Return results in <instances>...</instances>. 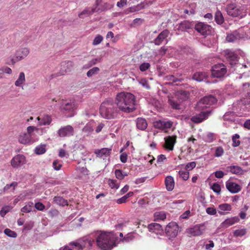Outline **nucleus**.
Masks as SVG:
<instances>
[{
    "mask_svg": "<svg viewBox=\"0 0 250 250\" xmlns=\"http://www.w3.org/2000/svg\"><path fill=\"white\" fill-rule=\"evenodd\" d=\"M114 104L120 111L129 113L135 109V97L130 92H118L115 97Z\"/></svg>",
    "mask_w": 250,
    "mask_h": 250,
    "instance_id": "f257e3e1",
    "label": "nucleus"
},
{
    "mask_svg": "<svg viewBox=\"0 0 250 250\" xmlns=\"http://www.w3.org/2000/svg\"><path fill=\"white\" fill-rule=\"evenodd\" d=\"M26 132H21L18 136L20 144L24 145H31L39 140V136L46 132L45 128L37 127L30 125L27 127Z\"/></svg>",
    "mask_w": 250,
    "mask_h": 250,
    "instance_id": "f03ea898",
    "label": "nucleus"
},
{
    "mask_svg": "<svg viewBox=\"0 0 250 250\" xmlns=\"http://www.w3.org/2000/svg\"><path fill=\"white\" fill-rule=\"evenodd\" d=\"M117 237L112 232L98 231L96 234V243L101 249L110 250L116 246Z\"/></svg>",
    "mask_w": 250,
    "mask_h": 250,
    "instance_id": "7ed1b4c3",
    "label": "nucleus"
},
{
    "mask_svg": "<svg viewBox=\"0 0 250 250\" xmlns=\"http://www.w3.org/2000/svg\"><path fill=\"white\" fill-rule=\"evenodd\" d=\"M112 99L105 100L101 104L99 112L102 117L105 119L111 120L118 117L120 110L117 106H114Z\"/></svg>",
    "mask_w": 250,
    "mask_h": 250,
    "instance_id": "20e7f679",
    "label": "nucleus"
},
{
    "mask_svg": "<svg viewBox=\"0 0 250 250\" xmlns=\"http://www.w3.org/2000/svg\"><path fill=\"white\" fill-rule=\"evenodd\" d=\"M189 97V93L186 91H178L173 95L168 97V102L170 105L174 109L181 108L180 105L188 100Z\"/></svg>",
    "mask_w": 250,
    "mask_h": 250,
    "instance_id": "39448f33",
    "label": "nucleus"
},
{
    "mask_svg": "<svg viewBox=\"0 0 250 250\" xmlns=\"http://www.w3.org/2000/svg\"><path fill=\"white\" fill-rule=\"evenodd\" d=\"M93 243L94 240L89 239L79 240L69 243L60 250H91Z\"/></svg>",
    "mask_w": 250,
    "mask_h": 250,
    "instance_id": "423d86ee",
    "label": "nucleus"
},
{
    "mask_svg": "<svg viewBox=\"0 0 250 250\" xmlns=\"http://www.w3.org/2000/svg\"><path fill=\"white\" fill-rule=\"evenodd\" d=\"M227 12L229 15L233 17L243 18L246 14V9L244 6H238L235 3H231L227 6Z\"/></svg>",
    "mask_w": 250,
    "mask_h": 250,
    "instance_id": "0eeeda50",
    "label": "nucleus"
},
{
    "mask_svg": "<svg viewBox=\"0 0 250 250\" xmlns=\"http://www.w3.org/2000/svg\"><path fill=\"white\" fill-rule=\"evenodd\" d=\"M217 102L216 99L212 96H206L201 99L197 103L196 108L202 110L210 106Z\"/></svg>",
    "mask_w": 250,
    "mask_h": 250,
    "instance_id": "6e6552de",
    "label": "nucleus"
},
{
    "mask_svg": "<svg viewBox=\"0 0 250 250\" xmlns=\"http://www.w3.org/2000/svg\"><path fill=\"white\" fill-rule=\"evenodd\" d=\"M77 103L73 100L64 102L61 106V108L65 113H70L68 117H71L75 114V111L77 108Z\"/></svg>",
    "mask_w": 250,
    "mask_h": 250,
    "instance_id": "1a4fd4ad",
    "label": "nucleus"
},
{
    "mask_svg": "<svg viewBox=\"0 0 250 250\" xmlns=\"http://www.w3.org/2000/svg\"><path fill=\"white\" fill-rule=\"evenodd\" d=\"M29 53V49L27 47H23L19 49L16 53L15 56L11 60L10 63L15 64L25 57Z\"/></svg>",
    "mask_w": 250,
    "mask_h": 250,
    "instance_id": "9d476101",
    "label": "nucleus"
},
{
    "mask_svg": "<svg viewBox=\"0 0 250 250\" xmlns=\"http://www.w3.org/2000/svg\"><path fill=\"white\" fill-rule=\"evenodd\" d=\"M165 231L169 237H175L178 234V226L175 222H171L166 226Z\"/></svg>",
    "mask_w": 250,
    "mask_h": 250,
    "instance_id": "9b49d317",
    "label": "nucleus"
},
{
    "mask_svg": "<svg viewBox=\"0 0 250 250\" xmlns=\"http://www.w3.org/2000/svg\"><path fill=\"white\" fill-rule=\"evenodd\" d=\"M26 163L25 157L22 154L14 156L11 161V165L13 168H18Z\"/></svg>",
    "mask_w": 250,
    "mask_h": 250,
    "instance_id": "f8f14e48",
    "label": "nucleus"
},
{
    "mask_svg": "<svg viewBox=\"0 0 250 250\" xmlns=\"http://www.w3.org/2000/svg\"><path fill=\"white\" fill-rule=\"evenodd\" d=\"M226 72V68L223 64H218L212 67V75L214 77L220 78L224 76Z\"/></svg>",
    "mask_w": 250,
    "mask_h": 250,
    "instance_id": "ddd939ff",
    "label": "nucleus"
},
{
    "mask_svg": "<svg viewBox=\"0 0 250 250\" xmlns=\"http://www.w3.org/2000/svg\"><path fill=\"white\" fill-rule=\"evenodd\" d=\"M196 30L203 35H208L211 33V27L203 22H199L195 26Z\"/></svg>",
    "mask_w": 250,
    "mask_h": 250,
    "instance_id": "4468645a",
    "label": "nucleus"
},
{
    "mask_svg": "<svg viewBox=\"0 0 250 250\" xmlns=\"http://www.w3.org/2000/svg\"><path fill=\"white\" fill-rule=\"evenodd\" d=\"M173 125V122L169 120H158L154 123V126L165 132L170 128Z\"/></svg>",
    "mask_w": 250,
    "mask_h": 250,
    "instance_id": "2eb2a0df",
    "label": "nucleus"
},
{
    "mask_svg": "<svg viewBox=\"0 0 250 250\" xmlns=\"http://www.w3.org/2000/svg\"><path fill=\"white\" fill-rule=\"evenodd\" d=\"M176 136H168L165 137V144L163 146L165 149L167 151H172L174 146L176 143Z\"/></svg>",
    "mask_w": 250,
    "mask_h": 250,
    "instance_id": "dca6fc26",
    "label": "nucleus"
},
{
    "mask_svg": "<svg viewBox=\"0 0 250 250\" xmlns=\"http://www.w3.org/2000/svg\"><path fill=\"white\" fill-rule=\"evenodd\" d=\"M224 55L231 65L234 66L237 64L238 58L234 52L228 49L224 51Z\"/></svg>",
    "mask_w": 250,
    "mask_h": 250,
    "instance_id": "f3484780",
    "label": "nucleus"
},
{
    "mask_svg": "<svg viewBox=\"0 0 250 250\" xmlns=\"http://www.w3.org/2000/svg\"><path fill=\"white\" fill-rule=\"evenodd\" d=\"M227 189L231 193L234 194L239 192L241 190V186L231 180H228L226 183Z\"/></svg>",
    "mask_w": 250,
    "mask_h": 250,
    "instance_id": "a211bd4d",
    "label": "nucleus"
},
{
    "mask_svg": "<svg viewBox=\"0 0 250 250\" xmlns=\"http://www.w3.org/2000/svg\"><path fill=\"white\" fill-rule=\"evenodd\" d=\"M204 226L198 225L187 229V233L190 236H198L201 235L204 230Z\"/></svg>",
    "mask_w": 250,
    "mask_h": 250,
    "instance_id": "6ab92c4d",
    "label": "nucleus"
},
{
    "mask_svg": "<svg viewBox=\"0 0 250 250\" xmlns=\"http://www.w3.org/2000/svg\"><path fill=\"white\" fill-rule=\"evenodd\" d=\"M74 129L71 125H67L61 128L58 134L61 137L70 136L73 135Z\"/></svg>",
    "mask_w": 250,
    "mask_h": 250,
    "instance_id": "aec40b11",
    "label": "nucleus"
},
{
    "mask_svg": "<svg viewBox=\"0 0 250 250\" xmlns=\"http://www.w3.org/2000/svg\"><path fill=\"white\" fill-rule=\"evenodd\" d=\"M209 112H202L199 114L196 115L192 117L191 120L195 123H199L207 119L209 116Z\"/></svg>",
    "mask_w": 250,
    "mask_h": 250,
    "instance_id": "412c9836",
    "label": "nucleus"
},
{
    "mask_svg": "<svg viewBox=\"0 0 250 250\" xmlns=\"http://www.w3.org/2000/svg\"><path fill=\"white\" fill-rule=\"evenodd\" d=\"M239 221V219L237 216L228 218L221 224L220 227L222 228H227L238 222Z\"/></svg>",
    "mask_w": 250,
    "mask_h": 250,
    "instance_id": "4be33fe9",
    "label": "nucleus"
},
{
    "mask_svg": "<svg viewBox=\"0 0 250 250\" xmlns=\"http://www.w3.org/2000/svg\"><path fill=\"white\" fill-rule=\"evenodd\" d=\"M38 120L39 125H49L52 122V118L48 115H43L42 116H39L36 118Z\"/></svg>",
    "mask_w": 250,
    "mask_h": 250,
    "instance_id": "5701e85b",
    "label": "nucleus"
},
{
    "mask_svg": "<svg viewBox=\"0 0 250 250\" xmlns=\"http://www.w3.org/2000/svg\"><path fill=\"white\" fill-rule=\"evenodd\" d=\"M111 150V148H103L100 149L95 150V153L97 157L104 158L109 156Z\"/></svg>",
    "mask_w": 250,
    "mask_h": 250,
    "instance_id": "b1692460",
    "label": "nucleus"
},
{
    "mask_svg": "<svg viewBox=\"0 0 250 250\" xmlns=\"http://www.w3.org/2000/svg\"><path fill=\"white\" fill-rule=\"evenodd\" d=\"M26 79L25 74L23 72H21L17 80L15 82V85L16 87H21L23 89V86L25 83Z\"/></svg>",
    "mask_w": 250,
    "mask_h": 250,
    "instance_id": "393cba45",
    "label": "nucleus"
},
{
    "mask_svg": "<svg viewBox=\"0 0 250 250\" xmlns=\"http://www.w3.org/2000/svg\"><path fill=\"white\" fill-rule=\"evenodd\" d=\"M227 170L232 174L238 175H243L245 172V171L241 167L238 166L228 167H227Z\"/></svg>",
    "mask_w": 250,
    "mask_h": 250,
    "instance_id": "a878e982",
    "label": "nucleus"
},
{
    "mask_svg": "<svg viewBox=\"0 0 250 250\" xmlns=\"http://www.w3.org/2000/svg\"><path fill=\"white\" fill-rule=\"evenodd\" d=\"M169 31L167 30L163 31L159 36L154 40V43L156 45H160L162 42L168 37Z\"/></svg>",
    "mask_w": 250,
    "mask_h": 250,
    "instance_id": "bb28decb",
    "label": "nucleus"
},
{
    "mask_svg": "<svg viewBox=\"0 0 250 250\" xmlns=\"http://www.w3.org/2000/svg\"><path fill=\"white\" fill-rule=\"evenodd\" d=\"M165 185L168 191H172L175 186L174 180L173 177L168 176L165 178Z\"/></svg>",
    "mask_w": 250,
    "mask_h": 250,
    "instance_id": "cd10ccee",
    "label": "nucleus"
},
{
    "mask_svg": "<svg viewBox=\"0 0 250 250\" xmlns=\"http://www.w3.org/2000/svg\"><path fill=\"white\" fill-rule=\"evenodd\" d=\"M148 229L150 232L155 233H160L163 231L162 226L156 223H153L148 226Z\"/></svg>",
    "mask_w": 250,
    "mask_h": 250,
    "instance_id": "c85d7f7f",
    "label": "nucleus"
},
{
    "mask_svg": "<svg viewBox=\"0 0 250 250\" xmlns=\"http://www.w3.org/2000/svg\"><path fill=\"white\" fill-rule=\"evenodd\" d=\"M218 212L220 215H224L231 209V206L229 204H222L218 207Z\"/></svg>",
    "mask_w": 250,
    "mask_h": 250,
    "instance_id": "c756f323",
    "label": "nucleus"
},
{
    "mask_svg": "<svg viewBox=\"0 0 250 250\" xmlns=\"http://www.w3.org/2000/svg\"><path fill=\"white\" fill-rule=\"evenodd\" d=\"M241 38L240 34L237 31L228 34L226 37L228 42H231L239 40Z\"/></svg>",
    "mask_w": 250,
    "mask_h": 250,
    "instance_id": "7c9ffc66",
    "label": "nucleus"
},
{
    "mask_svg": "<svg viewBox=\"0 0 250 250\" xmlns=\"http://www.w3.org/2000/svg\"><path fill=\"white\" fill-rule=\"evenodd\" d=\"M154 220L155 221H163L167 217L166 213L163 211H157L154 212Z\"/></svg>",
    "mask_w": 250,
    "mask_h": 250,
    "instance_id": "2f4dec72",
    "label": "nucleus"
},
{
    "mask_svg": "<svg viewBox=\"0 0 250 250\" xmlns=\"http://www.w3.org/2000/svg\"><path fill=\"white\" fill-rule=\"evenodd\" d=\"M95 11V8L91 7L86 8L79 14V17L80 18L83 19L91 15Z\"/></svg>",
    "mask_w": 250,
    "mask_h": 250,
    "instance_id": "473e14b6",
    "label": "nucleus"
},
{
    "mask_svg": "<svg viewBox=\"0 0 250 250\" xmlns=\"http://www.w3.org/2000/svg\"><path fill=\"white\" fill-rule=\"evenodd\" d=\"M137 127L140 130H145L147 125L146 120L143 118H138L136 121Z\"/></svg>",
    "mask_w": 250,
    "mask_h": 250,
    "instance_id": "72a5a7b5",
    "label": "nucleus"
},
{
    "mask_svg": "<svg viewBox=\"0 0 250 250\" xmlns=\"http://www.w3.org/2000/svg\"><path fill=\"white\" fill-rule=\"evenodd\" d=\"M207 77V74L205 72H198L195 73L193 76V79L196 81L201 82L204 80Z\"/></svg>",
    "mask_w": 250,
    "mask_h": 250,
    "instance_id": "f704fd0d",
    "label": "nucleus"
},
{
    "mask_svg": "<svg viewBox=\"0 0 250 250\" xmlns=\"http://www.w3.org/2000/svg\"><path fill=\"white\" fill-rule=\"evenodd\" d=\"M46 145L40 144L37 146L34 149V152L37 155H42L46 152Z\"/></svg>",
    "mask_w": 250,
    "mask_h": 250,
    "instance_id": "c9c22d12",
    "label": "nucleus"
},
{
    "mask_svg": "<svg viewBox=\"0 0 250 250\" xmlns=\"http://www.w3.org/2000/svg\"><path fill=\"white\" fill-rule=\"evenodd\" d=\"M101 62V59L99 58H95L92 59L91 60H90L87 63L83 65V69H88L90 67H91L92 66L95 65L98 62Z\"/></svg>",
    "mask_w": 250,
    "mask_h": 250,
    "instance_id": "e433bc0d",
    "label": "nucleus"
},
{
    "mask_svg": "<svg viewBox=\"0 0 250 250\" xmlns=\"http://www.w3.org/2000/svg\"><path fill=\"white\" fill-rule=\"evenodd\" d=\"M93 131V125L91 123H87L83 128V132L86 135H89Z\"/></svg>",
    "mask_w": 250,
    "mask_h": 250,
    "instance_id": "4c0bfd02",
    "label": "nucleus"
},
{
    "mask_svg": "<svg viewBox=\"0 0 250 250\" xmlns=\"http://www.w3.org/2000/svg\"><path fill=\"white\" fill-rule=\"evenodd\" d=\"M53 201L56 204L62 206H64L67 205V201L63 198L60 196L55 197L53 199Z\"/></svg>",
    "mask_w": 250,
    "mask_h": 250,
    "instance_id": "58836bf2",
    "label": "nucleus"
},
{
    "mask_svg": "<svg viewBox=\"0 0 250 250\" xmlns=\"http://www.w3.org/2000/svg\"><path fill=\"white\" fill-rule=\"evenodd\" d=\"M215 20L218 24H221L224 22V18L220 11H217L215 15Z\"/></svg>",
    "mask_w": 250,
    "mask_h": 250,
    "instance_id": "ea45409f",
    "label": "nucleus"
},
{
    "mask_svg": "<svg viewBox=\"0 0 250 250\" xmlns=\"http://www.w3.org/2000/svg\"><path fill=\"white\" fill-rule=\"evenodd\" d=\"M108 184L112 189H117L120 187V183L116 180L109 179Z\"/></svg>",
    "mask_w": 250,
    "mask_h": 250,
    "instance_id": "a19ab883",
    "label": "nucleus"
},
{
    "mask_svg": "<svg viewBox=\"0 0 250 250\" xmlns=\"http://www.w3.org/2000/svg\"><path fill=\"white\" fill-rule=\"evenodd\" d=\"M99 71L100 69L98 67H94L87 72L86 75L88 77H91L98 74Z\"/></svg>",
    "mask_w": 250,
    "mask_h": 250,
    "instance_id": "79ce46f5",
    "label": "nucleus"
},
{
    "mask_svg": "<svg viewBox=\"0 0 250 250\" xmlns=\"http://www.w3.org/2000/svg\"><path fill=\"white\" fill-rule=\"evenodd\" d=\"M33 208V203H29L26 204L21 209V211L23 213H28L32 211Z\"/></svg>",
    "mask_w": 250,
    "mask_h": 250,
    "instance_id": "37998d69",
    "label": "nucleus"
},
{
    "mask_svg": "<svg viewBox=\"0 0 250 250\" xmlns=\"http://www.w3.org/2000/svg\"><path fill=\"white\" fill-rule=\"evenodd\" d=\"M179 176L184 180L186 181L189 178V172L186 170L179 171Z\"/></svg>",
    "mask_w": 250,
    "mask_h": 250,
    "instance_id": "c03bdc74",
    "label": "nucleus"
},
{
    "mask_svg": "<svg viewBox=\"0 0 250 250\" xmlns=\"http://www.w3.org/2000/svg\"><path fill=\"white\" fill-rule=\"evenodd\" d=\"M247 232L245 229H241L234 230L233 234L235 237H242L246 234Z\"/></svg>",
    "mask_w": 250,
    "mask_h": 250,
    "instance_id": "a18cd8bd",
    "label": "nucleus"
},
{
    "mask_svg": "<svg viewBox=\"0 0 250 250\" xmlns=\"http://www.w3.org/2000/svg\"><path fill=\"white\" fill-rule=\"evenodd\" d=\"M240 136L238 134H235L234 136H233L232 140V146L234 147L238 146L240 144V142L239 141Z\"/></svg>",
    "mask_w": 250,
    "mask_h": 250,
    "instance_id": "49530a36",
    "label": "nucleus"
},
{
    "mask_svg": "<svg viewBox=\"0 0 250 250\" xmlns=\"http://www.w3.org/2000/svg\"><path fill=\"white\" fill-rule=\"evenodd\" d=\"M4 233L7 236L12 238H16L17 236V233L15 231L9 229H6L4 231Z\"/></svg>",
    "mask_w": 250,
    "mask_h": 250,
    "instance_id": "de8ad7c7",
    "label": "nucleus"
},
{
    "mask_svg": "<svg viewBox=\"0 0 250 250\" xmlns=\"http://www.w3.org/2000/svg\"><path fill=\"white\" fill-rule=\"evenodd\" d=\"M211 189L217 194H219L221 192V187L220 185L217 183H214L210 186Z\"/></svg>",
    "mask_w": 250,
    "mask_h": 250,
    "instance_id": "09e8293b",
    "label": "nucleus"
},
{
    "mask_svg": "<svg viewBox=\"0 0 250 250\" xmlns=\"http://www.w3.org/2000/svg\"><path fill=\"white\" fill-rule=\"evenodd\" d=\"M12 207L9 206L3 207L0 211V215L1 217H4L6 214L11 209Z\"/></svg>",
    "mask_w": 250,
    "mask_h": 250,
    "instance_id": "8fccbe9b",
    "label": "nucleus"
},
{
    "mask_svg": "<svg viewBox=\"0 0 250 250\" xmlns=\"http://www.w3.org/2000/svg\"><path fill=\"white\" fill-rule=\"evenodd\" d=\"M103 40V37L100 35H97L94 39L92 44L94 46L99 44Z\"/></svg>",
    "mask_w": 250,
    "mask_h": 250,
    "instance_id": "3c124183",
    "label": "nucleus"
},
{
    "mask_svg": "<svg viewBox=\"0 0 250 250\" xmlns=\"http://www.w3.org/2000/svg\"><path fill=\"white\" fill-rule=\"evenodd\" d=\"M144 7V6H142V4L138 5L136 6L130 7L128 10L127 11L128 12H126V13L128 12H134L135 11H139L142 9Z\"/></svg>",
    "mask_w": 250,
    "mask_h": 250,
    "instance_id": "603ef678",
    "label": "nucleus"
},
{
    "mask_svg": "<svg viewBox=\"0 0 250 250\" xmlns=\"http://www.w3.org/2000/svg\"><path fill=\"white\" fill-rule=\"evenodd\" d=\"M224 154V149L222 147H217L215 148V156L217 157H220Z\"/></svg>",
    "mask_w": 250,
    "mask_h": 250,
    "instance_id": "864d4df0",
    "label": "nucleus"
},
{
    "mask_svg": "<svg viewBox=\"0 0 250 250\" xmlns=\"http://www.w3.org/2000/svg\"><path fill=\"white\" fill-rule=\"evenodd\" d=\"M115 175L117 179L122 180L124 179L123 171L120 169H116L115 170Z\"/></svg>",
    "mask_w": 250,
    "mask_h": 250,
    "instance_id": "5fc2aeb1",
    "label": "nucleus"
},
{
    "mask_svg": "<svg viewBox=\"0 0 250 250\" xmlns=\"http://www.w3.org/2000/svg\"><path fill=\"white\" fill-rule=\"evenodd\" d=\"M150 66V64L148 62H144L140 65V70L142 72H144L147 70Z\"/></svg>",
    "mask_w": 250,
    "mask_h": 250,
    "instance_id": "6e6d98bb",
    "label": "nucleus"
},
{
    "mask_svg": "<svg viewBox=\"0 0 250 250\" xmlns=\"http://www.w3.org/2000/svg\"><path fill=\"white\" fill-rule=\"evenodd\" d=\"M196 164L195 162L188 163L186 165L185 167L186 170L188 171H190L194 168L196 167Z\"/></svg>",
    "mask_w": 250,
    "mask_h": 250,
    "instance_id": "4d7b16f0",
    "label": "nucleus"
},
{
    "mask_svg": "<svg viewBox=\"0 0 250 250\" xmlns=\"http://www.w3.org/2000/svg\"><path fill=\"white\" fill-rule=\"evenodd\" d=\"M53 167L56 170H59L62 167V164L59 162V161H54L53 163Z\"/></svg>",
    "mask_w": 250,
    "mask_h": 250,
    "instance_id": "13d9d810",
    "label": "nucleus"
},
{
    "mask_svg": "<svg viewBox=\"0 0 250 250\" xmlns=\"http://www.w3.org/2000/svg\"><path fill=\"white\" fill-rule=\"evenodd\" d=\"M206 212L209 215H215L217 211L214 208L209 207L206 208Z\"/></svg>",
    "mask_w": 250,
    "mask_h": 250,
    "instance_id": "bf43d9fd",
    "label": "nucleus"
},
{
    "mask_svg": "<svg viewBox=\"0 0 250 250\" xmlns=\"http://www.w3.org/2000/svg\"><path fill=\"white\" fill-rule=\"evenodd\" d=\"M35 207L37 209L41 211L43 210L45 208L44 206L41 202L36 203L35 204Z\"/></svg>",
    "mask_w": 250,
    "mask_h": 250,
    "instance_id": "052dcab7",
    "label": "nucleus"
},
{
    "mask_svg": "<svg viewBox=\"0 0 250 250\" xmlns=\"http://www.w3.org/2000/svg\"><path fill=\"white\" fill-rule=\"evenodd\" d=\"M139 83L144 87L146 89H149L150 86H149L147 82L145 79H142L140 81Z\"/></svg>",
    "mask_w": 250,
    "mask_h": 250,
    "instance_id": "680f3d73",
    "label": "nucleus"
},
{
    "mask_svg": "<svg viewBox=\"0 0 250 250\" xmlns=\"http://www.w3.org/2000/svg\"><path fill=\"white\" fill-rule=\"evenodd\" d=\"M190 215V211L187 210L184 212L180 216V218L184 219H188Z\"/></svg>",
    "mask_w": 250,
    "mask_h": 250,
    "instance_id": "e2e57ef3",
    "label": "nucleus"
},
{
    "mask_svg": "<svg viewBox=\"0 0 250 250\" xmlns=\"http://www.w3.org/2000/svg\"><path fill=\"white\" fill-rule=\"evenodd\" d=\"M215 176L217 178H222L224 176V173L222 171L219 170L214 172Z\"/></svg>",
    "mask_w": 250,
    "mask_h": 250,
    "instance_id": "0e129e2a",
    "label": "nucleus"
},
{
    "mask_svg": "<svg viewBox=\"0 0 250 250\" xmlns=\"http://www.w3.org/2000/svg\"><path fill=\"white\" fill-rule=\"evenodd\" d=\"M127 156L126 153H123L121 154L120 160L122 163H126L127 161Z\"/></svg>",
    "mask_w": 250,
    "mask_h": 250,
    "instance_id": "69168bd1",
    "label": "nucleus"
},
{
    "mask_svg": "<svg viewBox=\"0 0 250 250\" xmlns=\"http://www.w3.org/2000/svg\"><path fill=\"white\" fill-rule=\"evenodd\" d=\"M127 4V0H120L117 3V6L119 7H123Z\"/></svg>",
    "mask_w": 250,
    "mask_h": 250,
    "instance_id": "338daca9",
    "label": "nucleus"
},
{
    "mask_svg": "<svg viewBox=\"0 0 250 250\" xmlns=\"http://www.w3.org/2000/svg\"><path fill=\"white\" fill-rule=\"evenodd\" d=\"M104 126V123H101L99 124V125H97V126L96 128L95 131L97 133H99L100 131H101V130H102V129L103 128V127Z\"/></svg>",
    "mask_w": 250,
    "mask_h": 250,
    "instance_id": "774afa93",
    "label": "nucleus"
}]
</instances>
